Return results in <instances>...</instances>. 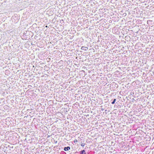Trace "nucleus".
I'll return each mask as SVG.
<instances>
[{
	"mask_svg": "<svg viewBox=\"0 0 154 154\" xmlns=\"http://www.w3.org/2000/svg\"><path fill=\"white\" fill-rule=\"evenodd\" d=\"M85 144L84 143H82L81 144V146H82V147H84L85 146Z\"/></svg>",
	"mask_w": 154,
	"mask_h": 154,
	"instance_id": "obj_5",
	"label": "nucleus"
},
{
	"mask_svg": "<svg viewBox=\"0 0 154 154\" xmlns=\"http://www.w3.org/2000/svg\"><path fill=\"white\" fill-rule=\"evenodd\" d=\"M14 17H13V18H14Z\"/></svg>",
	"mask_w": 154,
	"mask_h": 154,
	"instance_id": "obj_12",
	"label": "nucleus"
},
{
	"mask_svg": "<svg viewBox=\"0 0 154 154\" xmlns=\"http://www.w3.org/2000/svg\"><path fill=\"white\" fill-rule=\"evenodd\" d=\"M149 21L150 22V20H148L147 21V23H148Z\"/></svg>",
	"mask_w": 154,
	"mask_h": 154,
	"instance_id": "obj_9",
	"label": "nucleus"
},
{
	"mask_svg": "<svg viewBox=\"0 0 154 154\" xmlns=\"http://www.w3.org/2000/svg\"><path fill=\"white\" fill-rule=\"evenodd\" d=\"M83 154H87L86 153H83Z\"/></svg>",
	"mask_w": 154,
	"mask_h": 154,
	"instance_id": "obj_10",
	"label": "nucleus"
},
{
	"mask_svg": "<svg viewBox=\"0 0 154 154\" xmlns=\"http://www.w3.org/2000/svg\"><path fill=\"white\" fill-rule=\"evenodd\" d=\"M81 49L82 50L87 51L88 50V48L86 47L82 46L81 47Z\"/></svg>",
	"mask_w": 154,
	"mask_h": 154,
	"instance_id": "obj_1",
	"label": "nucleus"
},
{
	"mask_svg": "<svg viewBox=\"0 0 154 154\" xmlns=\"http://www.w3.org/2000/svg\"><path fill=\"white\" fill-rule=\"evenodd\" d=\"M18 21V20L17 19V20H16V23H17V22Z\"/></svg>",
	"mask_w": 154,
	"mask_h": 154,
	"instance_id": "obj_7",
	"label": "nucleus"
},
{
	"mask_svg": "<svg viewBox=\"0 0 154 154\" xmlns=\"http://www.w3.org/2000/svg\"><path fill=\"white\" fill-rule=\"evenodd\" d=\"M78 142V140H77L76 139H75L74 141V143H76V142Z\"/></svg>",
	"mask_w": 154,
	"mask_h": 154,
	"instance_id": "obj_6",
	"label": "nucleus"
},
{
	"mask_svg": "<svg viewBox=\"0 0 154 154\" xmlns=\"http://www.w3.org/2000/svg\"><path fill=\"white\" fill-rule=\"evenodd\" d=\"M31 85H28V87L29 88V87H31Z\"/></svg>",
	"mask_w": 154,
	"mask_h": 154,
	"instance_id": "obj_8",
	"label": "nucleus"
},
{
	"mask_svg": "<svg viewBox=\"0 0 154 154\" xmlns=\"http://www.w3.org/2000/svg\"><path fill=\"white\" fill-rule=\"evenodd\" d=\"M46 27H47V26H46Z\"/></svg>",
	"mask_w": 154,
	"mask_h": 154,
	"instance_id": "obj_11",
	"label": "nucleus"
},
{
	"mask_svg": "<svg viewBox=\"0 0 154 154\" xmlns=\"http://www.w3.org/2000/svg\"><path fill=\"white\" fill-rule=\"evenodd\" d=\"M70 147L69 146L65 147L64 148V150L65 151H68L70 149Z\"/></svg>",
	"mask_w": 154,
	"mask_h": 154,
	"instance_id": "obj_2",
	"label": "nucleus"
},
{
	"mask_svg": "<svg viewBox=\"0 0 154 154\" xmlns=\"http://www.w3.org/2000/svg\"><path fill=\"white\" fill-rule=\"evenodd\" d=\"M116 99H114V100H113V101L111 103L112 104H114L115 103V102H116Z\"/></svg>",
	"mask_w": 154,
	"mask_h": 154,
	"instance_id": "obj_4",
	"label": "nucleus"
},
{
	"mask_svg": "<svg viewBox=\"0 0 154 154\" xmlns=\"http://www.w3.org/2000/svg\"><path fill=\"white\" fill-rule=\"evenodd\" d=\"M85 152V150H83L79 152L80 154H83Z\"/></svg>",
	"mask_w": 154,
	"mask_h": 154,
	"instance_id": "obj_3",
	"label": "nucleus"
}]
</instances>
